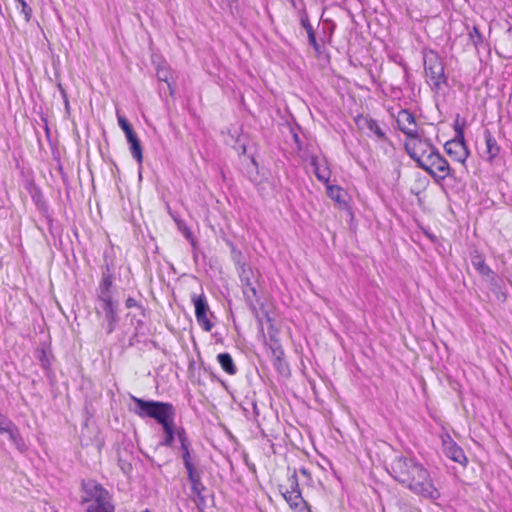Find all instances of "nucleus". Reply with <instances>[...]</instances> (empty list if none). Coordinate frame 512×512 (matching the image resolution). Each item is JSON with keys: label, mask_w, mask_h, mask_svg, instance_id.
I'll return each mask as SVG.
<instances>
[{"label": "nucleus", "mask_w": 512, "mask_h": 512, "mask_svg": "<svg viewBox=\"0 0 512 512\" xmlns=\"http://www.w3.org/2000/svg\"><path fill=\"white\" fill-rule=\"evenodd\" d=\"M107 333L108 334H111L114 329H115V326H116V322H107Z\"/></svg>", "instance_id": "37"}, {"label": "nucleus", "mask_w": 512, "mask_h": 512, "mask_svg": "<svg viewBox=\"0 0 512 512\" xmlns=\"http://www.w3.org/2000/svg\"><path fill=\"white\" fill-rule=\"evenodd\" d=\"M125 305H126L127 308H132V307L138 306L137 301L134 298H131V297H129L126 300Z\"/></svg>", "instance_id": "36"}, {"label": "nucleus", "mask_w": 512, "mask_h": 512, "mask_svg": "<svg viewBox=\"0 0 512 512\" xmlns=\"http://www.w3.org/2000/svg\"><path fill=\"white\" fill-rule=\"evenodd\" d=\"M405 149L421 168L425 166L427 158L431 159L438 152L429 141L422 139L420 135L408 139L405 142Z\"/></svg>", "instance_id": "4"}, {"label": "nucleus", "mask_w": 512, "mask_h": 512, "mask_svg": "<svg viewBox=\"0 0 512 512\" xmlns=\"http://www.w3.org/2000/svg\"><path fill=\"white\" fill-rule=\"evenodd\" d=\"M306 32L308 34V41H309V44L311 46H313V48L318 51L319 49V45L316 41V36H315V33H314V30H313V27L311 26V24H307L306 26Z\"/></svg>", "instance_id": "26"}, {"label": "nucleus", "mask_w": 512, "mask_h": 512, "mask_svg": "<svg viewBox=\"0 0 512 512\" xmlns=\"http://www.w3.org/2000/svg\"><path fill=\"white\" fill-rule=\"evenodd\" d=\"M129 145H130L131 155L133 156L134 159H136V161L139 164H141L142 160H143V156H142V148H141L140 140L134 141L133 143H129Z\"/></svg>", "instance_id": "23"}, {"label": "nucleus", "mask_w": 512, "mask_h": 512, "mask_svg": "<svg viewBox=\"0 0 512 512\" xmlns=\"http://www.w3.org/2000/svg\"><path fill=\"white\" fill-rule=\"evenodd\" d=\"M117 120L118 124L121 127V129L126 132L132 129V126L128 122V120L125 118V116L121 115L119 112H117Z\"/></svg>", "instance_id": "28"}, {"label": "nucleus", "mask_w": 512, "mask_h": 512, "mask_svg": "<svg viewBox=\"0 0 512 512\" xmlns=\"http://www.w3.org/2000/svg\"><path fill=\"white\" fill-rule=\"evenodd\" d=\"M310 165L313 167L317 179L327 184L330 179L331 172L326 161L323 158L312 155L310 157Z\"/></svg>", "instance_id": "11"}, {"label": "nucleus", "mask_w": 512, "mask_h": 512, "mask_svg": "<svg viewBox=\"0 0 512 512\" xmlns=\"http://www.w3.org/2000/svg\"><path fill=\"white\" fill-rule=\"evenodd\" d=\"M21 5L22 13L25 15L26 21H29L31 17V8L28 6L25 0H15Z\"/></svg>", "instance_id": "29"}, {"label": "nucleus", "mask_w": 512, "mask_h": 512, "mask_svg": "<svg viewBox=\"0 0 512 512\" xmlns=\"http://www.w3.org/2000/svg\"><path fill=\"white\" fill-rule=\"evenodd\" d=\"M189 447H190V444L181 445L182 454H186V453L190 452Z\"/></svg>", "instance_id": "38"}, {"label": "nucleus", "mask_w": 512, "mask_h": 512, "mask_svg": "<svg viewBox=\"0 0 512 512\" xmlns=\"http://www.w3.org/2000/svg\"><path fill=\"white\" fill-rule=\"evenodd\" d=\"M88 512H113L108 493L102 488H96L95 499L88 505Z\"/></svg>", "instance_id": "9"}, {"label": "nucleus", "mask_w": 512, "mask_h": 512, "mask_svg": "<svg viewBox=\"0 0 512 512\" xmlns=\"http://www.w3.org/2000/svg\"><path fill=\"white\" fill-rule=\"evenodd\" d=\"M191 483V490L196 496H200L202 491L204 490V485L202 483L201 477L189 480Z\"/></svg>", "instance_id": "25"}, {"label": "nucleus", "mask_w": 512, "mask_h": 512, "mask_svg": "<svg viewBox=\"0 0 512 512\" xmlns=\"http://www.w3.org/2000/svg\"><path fill=\"white\" fill-rule=\"evenodd\" d=\"M98 297L101 304L114 301L112 295V277L110 275L103 276L99 287Z\"/></svg>", "instance_id": "15"}, {"label": "nucleus", "mask_w": 512, "mask_h": 512, "mask_svg": "<svg viewBox=\"0 0 512 512\" xmlns=\"http://www.w3.org/2000/svg\"><path fill=\"white\" fill-rule=\"evenodd\" d=\"M327 195L338 203L342 202V191L338 186L327 185Z\"/></svg>", "instance_id": "24"}, {"label": "nucleus", "mask_w": 512, "mask_h": 512, "mask_svg": "<svg viewBox=\"0 0 512 512\" xmlns=\"http://www.w3.org/2000/svg\"><path fill=\"white\" fill-rule=\"evenodd\" d=\"M446 153L451 156L455 161L464 163L467 159L469 152L466 148V145L461 139H453L446 142L445 146Z\"/></svg>", "instance_id": "8"}, {"label": "nucleus", "mask_w": 512, "mask_h": 512, "mask_svg": "<svg viewBox=\"0 0 512 512\" xmlns=\"http://www.w3.org/2000/svg\"><path fill=\"white\" fill-rule=\"evenodd\" d=\"M168 74H169L168 70L164 69V68H159L158 71H157L158 79L160 81H164L167 84L168 88H170L171 85H170V83L168 81Z\"/></svg>", "instance_id": "30"}, {"label": "nucleus", "mask_w": 512, "mask_h": 512, "mask_svg": "<svg viewBox=\"0 0 512 512\" xmlns=\"http://www.w3.org/2000/svg\"><path fill=\"white\" fill-rule=\"evenodd\" d=\"M163 430L165 432V438L163 440V445L171 446L174 440V430H173V422H168L164 424Z\"/></svg>", "instance_id": "21"}, {"label": "nucleus", "mask_w": 512, "mask_h": 512, "mask_svg": "<svg viewBox=\"0 0 512 512\" xmlns=\"http://www.w3.org/2000/svg\"><path fill=\"white\" fill-rule=\"evenodd\" d=\"M0 433H7L10 440L16 445L20 446L21 437L18 428L15 424L8 419L5 415L0 414Z\"/></svg>", "instance_id": "14"}, {"label": "nucleus", "mask_w": 512, "mask_h": 512, "mask_svg": "<svg viewBox=\"0 0 512 512\" xmlns=\"http://www.w3.org/2000/svg\"><path fill=\"white\" fill-rule=\"evenodd\" d=\"M484 136L486 142V154L488 155V160L492 161L498 155L500 148L496 139L491 135L489 131H485Z\"/></svg>", "instance_id": "18"}, {"label": "nucleus", "mask_w": 512, "mask_h": 512, "mask_svg": "<svg viewBox=\"0 0 512 512\" xmlns=\"http://www.w3.org/2000/svg\"><path fill=\"white\" fill-rule=\"evenodd\" d=\"M243 292L248 299L251 297V295L252 296L256 295L255 287H253L249 282H247L246 285L244 286Z\"/></svg>", "instance_id": "31"}, {"label": "nucleus", "mask_w": 512, "mask_h": 512, "mask_svg": "<svg viewBox=\"0 0 512 512\" xmlns=\"http://www.w3.org/2000/svg\"><path fill=\"white\" fill-rule=\"evenodd\" d=\"M191 301L194 304L195 317L198 324L204 331L210 332L214 324L209 317H212L213 313L210 311L206 296L203 293L200 295L192 294Z\"/></svg>", "instance_id": "5"}, {"label": "nucleus", "mask_w": 512, "mask_h": 512, "mask_svg": "<svg viewBox=\"0 0 512 512\" xmlns=\"http://www.w3.org/2000/svg\"><path fill=\"white\" fill-rule=\"evenodd\" d=\"M101 308L105 312V318L107 322H116L118 321V303L108 302L101 304Z\"/></svg>", "instance_id": "19"}, {"label": "nucleus", "mask_w": 512, "mask_h": 512, "mask_svg": "<svg viewBox=\"0 0 512 512\" xmlns=\"http://www.w3.org/2000/svg\"><path fill=\"white\" fill-rule=\"evenodd\" d=\"M125 136L127 138L128 143H133L134 141H139L136 133L134 132L133 128L129 131L124 132Z\"/></svg>", "instance_id": "32"}, {"label": "nucleus", "mask_w": 512, "mask_h": 512, "mask_svg": "<svg viewBox=\"0 0 512 512\" xmlns=\"http://www.w3.org/2000/svg\"><path fill=\"white\" fill-rule=\"evenodd\" d=\"M182 460H183L184 465H187V463H191L193 461H196L195 458H193L191 456L190 452H188L186 454H182Z\"/></svg>", "instance_id": "35"}, {"label": "nucleus", "mask_w": 512, "mask_h": 512, "mask_svg": "<svg viewBox=\"0 0 512 512\" xmlns=\"http://www.w3.org/2000/svg\"><path fill=\"white\" fill-rule=\"evenodd\" d=\"M134 406L132 411L141 418H153L162 426L168 422H173L175 411L174 407L165 402L146 401L135 396H131Z\"/></svg>", "instance_id": "2"}, {"label": "nucleus", "mask_w": 512, "mask_h": 512, "mask_svg": "<svg viewBox=\"0 0 512 512\" xmlns=\"http://www.w3.org/2000/svg\"><path fill=\"white\" fill-rule=\"evenodd\" d=\"M301 22L305 29H306L307 24H310L307 18H305V19L302 18Z\"/></svg>", "instance_id": "39"}, {"label": "nucleus", "mask_w": 512, "mask_h": 512, "mask_svg": "<svg viewBox=\"0 0 512 512\" xmlns=\"http://www.w3.org/2000/svg\"><path fill=\"white\" fill-rule=\"evenodd\" d=\"M392 476L413 493L430 500L439 498L430 474L424 466L412 457H398L392 464Z\"/></svg>", "instance_id": "1"}, {"label": "nucleus", "mask_w": 512, "mask_h": 512, "mask_svg": "<svg viewBox=\"0 0 512 512\" xmlns=\"http://www.w3.org/2000/svg\"><path fill=\"white\" fill-rule=\"evenodd\" d=\"M217 360L221 368L229 375H235L237 373V367L229 353L218 354Z\"/></svg>", "instance_id": "16"}, {"label": "nucleus", "mask_w": 512, "mask_h": 512, "mask_svg": "<svg viewBox=\"0 0 512 512\" xmlns=\"http://www.w3.org/2000/svg\"><path fill=\"white\" fill-rule=\"evenodd\" d=\"M357 125L361 129H367L370 133H372L378 141H386L387 136L385 131L381 128L379 123L369 117H359L357 120Z\"/></svg>", "instance_id": "10"}, {"label": "nucleus", "mask_w": 512, "mask_h": 512, "mask_svg": "<svg viewBox=\"0 0 512 512\" xmlns=\"http://www.w3.org/2000/svg\"><path fill=\"white\" fill-rule=\"evenodd\" d=\"M443 450L447 457L457 463L464 464L467 461L463 450L450 438L443 440Z\"/></svg>", "instance_id": "13"}, {"label": "nucleus", "mask_w": 512, "mask_h": 512, "mask_svg": "<svg viewBox=\"0 0 512 512\" xmlns=\"http://www.w3.org/2000/svg\"><path fill=\"white\" fill-rule=\"evenodd\" d=\"M145 512H149L148 510H146Z\"/></svg>", "instance_id": "41"}, {"label": "nucleus", "mask_w": 512, "mask_h": 512, "mask_svg": "<svg viewBox=\"0 0 512 512\" xmlns=\"http://www.w3.org/2000/svg\"><path fill=\"white\" fill-rule=\"evenodd\" d=\"M396 122L400 131L407 135L408 139L419 135L415 117L408 110H400L396 116Z\"/></svg>", "instance_id": "7"}, {"label": "nucleus", "mask_w": 512, "mask_h": 512, "mask_svg": "<svg viewBox=\"0 0 512 512\" xmlns=\"http://www.w3.org/2000/svg\"><path fill=\"white\" fill-rule=\"evenodd\" d=\"M279 490L281 494H284V491H300L298 478L295 472L288 477L286 484L279 486Z\"/></svg>", "instance_id": "20"}, {"label": "nucleus", "mask_w": 512, "mask_h": 512, "mask_svg": "<svg viewBox=\"0 0 512 512\" xmlns=\"http://www.w3.org/2000/svg\"><path fill=\"white\" fill-rule=\"evenodd\" d=\"M473 267L487 280H493V271L485 264L481 256H475L472 259Z\"/></svg>", "instance_id": "17"}, {"label": "nucleus", "mask_w": 512, "mask_h": 512, "mask_svg": "<svg viewBox=\"0 0 512 512\" xmlns=\"http://www.w3.org/2000/svg\"><path fill=\"white\" fill-rule=\"evenodd\" d=\"M424 70L428 83L436 90L446 82L444 65L439 55L429 50L424 53Z\"/></svg>", "instance_id": "3"}, {"label": "nucleus", "mask_w": 512, "mask_h": 512, "mask_svg": "<svg viewBox=\"0 0 512 512\" xmlns=\"http://www.w3.org/2000/svg\"><path fill=\"white\" fill-rule=\"evenodd\" d=\"M422 169L430 174L431 177H433L437 182H440L448 177L451 170L447 160L443 158L438 152L432 156L431 159H426V164Z\"/></svg>", "instance_id": "6"}, {"label": "nucleus", "mask_w": 512, "mask_h": 512, "mask_svg": "<svg viewBox=\"0 0 512 512\" xmlns=\"http://www.w3.org/2000/svg\"><path fill=\"white\" fill-rule=\"evenodd\" d=\"M125 136L127 138L128 143H133L134 141H139L136 133L134 132L133 128L129 131L124 132Z\"/></svg>", "instance_id": "33"}, {"label": "nucleus", "mask_w": 512, "mask_h": 512, "mask_svg": "<svg viewBox=\"0 0 512 512\" xmlns=\"http://www.w3.org/2000/svg\"><path fill=\"white\" fill-rule=\"evenodd\" d=\"M184 466H185V468L187 470L188 480L195 479V478H198V477H202V472L198 468L197 461H193L191 463H187V465H184Z\"/></svg>", "instance_id": "22"}, {"label": "nucleus", "mask_w": 512, "mask_h": 512, "mask_svg": "<svg viewBox=\"0 0 512 512\" xmlns=\"http://www.w3.org/2000/svg\"><path fill=\"white\" fill-rule=\"evenodd\" d=\"M177 437H178V440L181 445L190 444V442L188 441V439L186 437L184 430L178 431Z\"/></svg>", "instance_id": "34"}, {"label": "nucleus", "mask_w": 512, "mask_h": 512, "mask_svg": "<svg viewBox=\"0 0 512 512\" xmlns=\"http://www.w3.org/2000/svg\"><path fill=\"white\" fill-rule=\"evenodd\" d=\"M469 37L475 46L482 42V36L477 27H473V29L469 32Z\"/></svg>", "instance_id": "27"}, {"label": "nucleus", "mask_w": 512, "mask_h": 512, "mask_svg": "<svg viewBox=\"0 0 512 512\" xmlns=\"http://www.w3.org/2000/svg\"><path fill=\"white\" fill-rule=\"evenodd\" d=\"M281 355H283V351H279V354H277L276 358L280 361Z\"/></svg>", "instance_id": "40"}, {"label": "nucleus", "mask_w": 512, "mask_h": 512, "mask_svg": "<svg viewBox=\"0 0 512 512\" xmlns=\"http://www.w3.org/2000/svg\"><path fill=\"white\" fill-rule=\"evenodd\" d=\"M282 495L295 512H309L308 505L303 499L301 491H284Z\"/></svg>", "instance_id": "12"}]
</instances>
